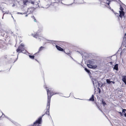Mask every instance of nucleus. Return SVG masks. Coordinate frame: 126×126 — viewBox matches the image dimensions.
<instances>
[{
	"instance_id": "nucleus-27",
	"label": "nucleus",
	"mask_w": 126,
	"mask_h": 126,
	"mask_svg": "<svg viewBox=\"0 0 126 126\" xmlns=\"http://www.w3.org/2000/svg\"><path fill=\"white\" fill-rule=\"evenodd\" d=\"M102 102L104 106L105 105H106V104L105 102L103 101V100L102 101Z\"/></svg>"
},
{
	"instance_id": "nucleus-34",
	"label": "nucleus",
	"mask_w": 126,
	"mask_h": 126,
	"mask_svg": "<svg viewBox=\"0 0 126 126\" xmlns=\"http://www.w3.org/2000/svg\"><path fill=\"white\" fill-rule=\"evenodd\" d=\"M15 6V4H13V5H12V6L13 7H14V6Z\"/></svg>"
},
{
	"instance_id": "nucleus-35",
	"label": "nucleus",
	"mask_w": 126,
	"mask_h": 126,
	"mask_svg": "<svg viewBox=\"0 0 126 126\" xmlns=\"http://www.w3.org/2000/svg\"><path fill=\"white\" fill-rule=\"evenodd\" d=\"M116 15H118L119 14L118 13H116Z\"/></svg>"
},
{
	"instance_id": "nucleus-11",
	"label": "nucleus",
	"mask_w": 126,
	"mask_h": 126,
	"mask_svg": "<svg viewBox=\"0 0 126 126\" xmlns=\"http://www.w3.org/2000/svg\"><path fill=\"white\" fill-rule=\"evenodd\" d=\"M62 0H54V3H55L57 5V4L59 3H62Z\"/></svg>"
},
{
	"instance_id": "nucleus-9",
	"label": "nucleus",
	"mask_w": 126,
	"mask_h": 126,
	"mask_svg": "<svg viewBox=\"0 0 126 126\" xmlns=\"http://www.w3.org/2000/svg\"><path fill=\"white\" fill-rule=\"evenodd\" d=\"M120 15L119 16L121 18H122L124 16L125 13L123 11H119Z\"/></svg>"
},
{
	"instance_id": "nucleus-33",
	"label": "nucleus",
	"mask_w": 126,
	"mask_h": 126,
	"mask_svg": "<svg viewBox=\"0 0 126 126\" xmlns=\"http://www.w3.org/2000/svg\"><path fill=\"white\" fill-rule=\"evenodd\" d=\"M2 5L0 4V9H1V7Z\"/></svg>"
},
{
	"instance_id": "nucleus-22",
	"label": "nucleus",
	"mask_w": 126,
	"mask_h": 126,
	"mask_svg": "<svg viewBox=\"0 0 126 126\" xmlns=\"http://www.w3.org/2000/svg\"><path fill=\"white\" fill-rule=\"evenodd\" d=\"M108 84H110L111 82V81H110V79H107L106 80Z\"/></svg>"
},
{
	"instance_id": "nucleus-25",
	"label": "nucleus",
	"mask_w": 126,
	"mask_h": 126,
	"mask_svg": "<svg viewBox=\"0 0 126 126\" xmlns=\"http://www.w3.org/2000/svg\"><path fill=\"white\" fill-rule=\"evenodd\" d=\"M84 69L88 73H90V71L88 70L87 68H85Z\"/></svg>"
},
{
	"instance_id": "nucleus-37",
	"label": "nucleus",
	"mask_w": 126,
	"mask_h": 126,
	"mask_svg": "<svg viewBox=\"0 0 126 126\" xmlns=\"http://www.w3.org/2000/svg\"><path fill=\"white\" fill-rule=\"evenodd\" d=\"M27 16V15H26V16Z\"/></svg>"
},
{
	"instance_id": "nucleus-17",
	"label": "nucleus",
	"mask_w": 126,
	"mask_h": 126,
	"mask_svg": "<svg viewBox=\"0 0 126 126\" xmlns=\"http://www.w3.org/2000/svg\"><path fill=\"white\" fill-rule=\"evenodd\" d=\"M38 54H37V55H36V56H35L34 55V56L29 55V56L30 57V58H31V59H34L35 57H36L37 55L38 56Z\"/></svg>"
},
{
	"instance_id": "nucleus-16",
	"label": "nucleus",
	"mask_w": 126,
	"mask_h": 126,
	"mask_svg": "<svg viewBox=\"0 0 126 126\" xmlns=\"http://www.w3.org/2000/svg\"><path fill=\"white\" fill-rule=\"evenodd\" d=\"M114 69L116 70H118V65L117 64H116L114 65Z\"/></svg>"
},
{
	"instance_id": "nucleus-18",
	"label": "nucleus",
	"mask_w": 126,
	"mask_h": 126,
	"mask_svg": "<svg viewBox=\"0 0 126 126\" xmlns=\"http://www.w3.org/2000/svg\"><path fill=\"white\" fill-rule=\"evenodd\" d=\"M126 111V109H123V113L124 114V116L126 117V113L125 111Z\"/></svg>"
},
{
	"instance_id": "nucleus-7",
	"label": "nucleus",
	"mask_w": 126,
	"mask_h": 126,
	"mask_svg": "<svg viewBox=\"0 0 126 126\" xmlns=\"http://www.w3.org/2000/svg\"><path fill=\"white\" fill-rule=\"evenodd\" d=\"M41 32L39 30H38L36 33L32 34V35L34 38H37L39 36V33Z\"/></svg>"
},
{
	"instance_id": "nucleus-28",
	"label": "nucleus",
	"mask_w": 126,
	"mask_h": 126,
	"mask_svg": "<svg viewBox=\"0 0 126 126\" xmlns=\"http://www.w3.org/2000/svg\"><path fill=\"white\" fill-rule=\"evenodd\" d=\"M97 89H98V93L99 94H100L101 93L100 89L99 87H98Z\"/></svg>"
},
{
	"instance_id": "nucleus-31",
	"label": "nucleus",
	"mask_w": 126,
	"mask_h": 126,
	"mask_svg": "<svg viewBox=\"0 0 126 126\" xmlns=\"http://www.w3.org/2000/svg\"><path fill=\"white\" fill-rule=\"evenodd\" d=\"M112 82L113 84H114L115 83V82L114 81H111V82Z\"/></svg>"
},
{
	"instance_id": "nucleus-4",
	"label": "nucleus",
	"mask_w": 126,
	"mask_h": 126,
	"mask_svg": "<svg viewBox=\"0 0 126 126\" xmlns=\"http://www.w3.org/2000/svg\"><path fill=\"white\" fill-rule=\"evenodd\" d=\"M25 50L24 46V45L21 44L18 47L16 51L18 53L23 51Z\"/></svg>"
},
{
	"instance_id": "nucleus-26",
	"label": "nucleus",
	"mask_w": 126,
	"mask_h": 126,
	"mask_svg": "<svg viewBox=\"0 0 126 126\" xmlns=\"http://www.w3.org/2000/svg\"><path fill=\"white\" fill-rule=\"evenodd\" d=\"M97 67V66L96 65H92V68L95 69Z\"/></svg>"
},
{
	"instance_id": "nucleus-2",
	"label": "nucleus",
	"mask_w": 126,
	"mask_h": 126,
	"mask_svg": "<svg viewBox=\"0 0 126 126\" xmlns=\"http://www.w3.org/2000/svg\"><path fill=\"white\" fill-rule=\"evenodd\" d=\"M47 102L48 104H49L50 103L51 98L52 96L54 94H58L59 93L54 92L51 88L47 89Z\"/></svg>"
},
{
	"instance_id": "nucleus-8",
	"label": "nucleus",
	"mask_w": 126,
	"mask_h": 126,
	"mask_svg": "<svg viewBox=\"0 0 126 126\" xmlns=\"http://www.w3.org/2000/svg\"><path fill=\"white\" fill-rule=\"evenodd\" d=\"M44 48V47H43L42 46H41L39 48V49L38 51L36 53H35V54H34V55L36 56V55H37V54H38V55L39 56V52L41 51Z\"/></svg>"
},
{
	"instance_id": "nucleus-6",
	"label": "nucleus",
	"mask_w": 126,
	"mask_h": 126,
	"mask_svg": "<svg viewBox=\"0 0 126 126\" xmlns=\"http://www.w3.org/2000/svg\"><path fill=\"white\" fill-rule=\"evenodd\" d=\"M56 48L59 51H60L62 52H63L64 53H65V51L61 47H60L57 45H56Z\"/></svg>"
},
{
	"instance_id": "nucleus-36",
	"label": "nucleus",
	"mask_w": 126,
	"mask_h": 126,
	"mask_svg": "<svg viewBox=\"0 0 126 126\" xmlns=\"http://www.w3.org/2000/svg\"><path fill=\"white\" fill-rule=\"evenodd\" d=\"M35 60L36 61H37V62H38V63L39 62H38V61H37V60H36V59H35Z\"/></svg>"
},
{
	"instance_id": "nucleus-30",
	"label": "nucleus",
	"mask_w": 126,
	"mask_h": 126,
	"mask_svg": "<svg viewBox=\"0 0 126 126\" xmlns=\"http://www.w3.org/2000/svg\"><path fill=\"white\" fill-rule=\"evenodd\" d=\"M118 113L120 114V115L121 116H123V115L122 114V112H119Z\"/></svg>"
},
{
	"instance_id": "nucleus-15",
	"label": "nucleus",
	"mask_w": 126,
	"mask_h": 126,
	"mask_svg": "<svg viewBox=\"0 0 126 126\" xmlns=\"http://www.w3.org/2000/svg\"><path fill=\"white\" fill-rule=\"evenodd\" d=\"M89 101H94V95H92L91 97L90 98L89 100Z\"/></svg>"
},
{
	"instance_id": "nucleus-20",
	"label": "nucleus",
	"mask_w": 126,
	"mask_h": 126,
	"mask_svg": "<svg viewBox=\"0 0 126 126\" xmlns=\"http://www.w3.org/2000/svg\"><path fill=\"white\" fill-rule=\"evenodd\" d=\"M28 2H29L30 3H31V4H33L35 3V2L34 1H33L32 0H30Z\"/></svg>"
},
{
	"instance_id": "nucleus-1",
	"label": "nucleus",
	"mask_w": 126,
	"mask_h": 126,
	"mask_svg": "<svg viewBox=\"0 0 126 126\" xmlns=\"http://www.w3.org/2000/svg\"><path fill=\"white\" fill-rule=\"evenodd\" d=\"M50 103L49 104H48V102L47 103V111L42 116L40 117L34 123L33 125H31L30 126H40L39 125L41 124L42 122V117L45 114H47L48 115H49V109L50 108Z\"/></svg>"
},
{
	"instance_id": "nucleus-5",
	"label": "nucleus",
	"mask_w": 126,
	"mask_h": 126,
	"mask_svg": "<svg viewBox=\"0 0 126 126\" xmlns=\"http://www.w3.org/2000/svg\"><path fill=\"white\" fill-rule=\"evenodd\" d=\"M1 9H0L2 11V12L4 13V14L8 13V11L7 9L4 7L2 5L1 6Z\"/></svg>"
},
{
	"instance_id": "nucleus-14",
	"label": "nucleus",
	"mask_w": 126,
	"mask_h": 126,
	"mask_svg": "<svg viewBox=\"0 0 126 126\" xmlns=\"http://www.w3.org/2000/svg\"><path fill=\"white\" fill-rule=\"evenodd\" d=\"M87 63H89V64H93L94 63V61L91 60H89L87 61Z\"/></svg>"
},
{
	"instance_id": "nucleus-12",
	"label": "nucleus",
	"mask_w": 126,
	"mask_h": 126,
	"mask_svg": "<svg viewBox=\"0 0 126 126\" xmlns=\"http://www.w3.org/2000/svg\"><path fill=\"white\" fill-rule=\"evenodd\" d=\"M34 11L33 9L32 8H29L28 9V12H30V13H32Z\"/></svg>"
},
{
	"instance_id": "nucleus-21",
	"label": "nucleus",
	"mask_w": 126,
	"mask_h": 126,
	"mask_svg": "<svg viewBox=\"0 0 126 126\" xmlns=\"http://www.w3.org/2000/svg\"><path fill=\"white\" fill-rule=\"evenodd\" d=\"M87 66H88V67L89 68H92V65H91L90 64H87Z\"/></svg>"
},
{
	"instance_id": "nucleus-19",
	"label": "nucleus",
	"mask_w": 126,
	"mask_h": 126,
	"mask_svg": "<svg viewBox=\"0 0 126 126\" xmlns=\"http://www.w3.org/2000/svg\"><path fill=\"white\" fill-rule=\"evenodd\" d=\"M28 2H29L30 3H31V4H33L35 3V2L34 1H33L32 0H30Z\"/></svg>"
},
{
	"instance_id": "nucleus-24",
	"label": "nucleus",
	"mask_w": 126,
	"mask_h": 126,
	"mask_svg": "<svg viewBox=\"0 0 126 126\" xmlns=\"http://www.w3.org/2000/svg\"><path fill=\"white\" fill-rule=\"evenodd\" d=\"M65 54H67L69 56H70L71 55V51H69V53H66L65 52Z\"/></svg>"
},
{
	"instance_id": "nucleus-32",
	"label": "nucleus",
	"mask_w": 126,
	"mask_h": 126,
	"mask_svg": "<svg viewBox=\"0 0 126 126\" xmlns=\"http://www.w3.org/2000/svg\"><path fill=\"white\" fill-rule=\"evenodd\" d=\"M20 13V14H25V13Z\"/></svg>"
},
{
	"instance_id": "nucleus-23",
	"label": "nucleus",
	"mask_w": 126,
	"mask_h": 126,
	"mask_svg": "<svg viewBox=\"0 0 126 126\" xmlns=\"http://www.w3.org/2000/svg\"><path fill=\"white\" fill-rule=\"evenodd\" d=\"M120 9L121 11H123L124 10V9L121 5H120Z\"/></svg>"
},
{
	"instance_id": "nucleus-10",
	"label": "nucleus",
	"mask_w": 126,
	"mask_h": 126,
	"mask_svg": "<svg viewBox=\"0 0 126 126\" xmlns=\"http://www.w3.org/2000/svg\"><path fill=\"white\" fill-rule=\"evenodd\" d=\"M122 80L124 82L125 84L126 85V75L123 76H122Z\"/></svg>"
},
{
	"instance_id": "nucleus-13",
	"label": "nucleus",
	"mask_w": 126,
	"mask_h": 126,
	"mask_svg": "<svg viewBox=\"0 0 126 126\" xmlns=\"http://www.w3.org/2000/svg\"><path fill=\"white\" fill-rule=\"evenodd\" d=\"M95 82L96 83H95L94 81H93V84L94 86H95L96 87H97V85H99V83L98 82L96 81Z\"/></svg>"
},
{
	"instance_id": "nucleus-3",
	"label": "nucleus",
	"mask_w": 126,
	"mask_h": 126,
	"mask_svg": "<svg viewBox=\"0 0 126 126\" xmlns=\"http://www.w3.org/2000/svg\"><path fill=\"white\" fill-rule=\"evenodd\" d=\"M54 0H48L46 4V7L47 8L49 7L55 6L56 5L54 3Z\"/></svg>"
},
{
	"instance_id": "nucleus-29",
	"label": "nucleus",
	"mask_w": 126,
	"mask_h": 126,
	"mask_svg": "<svg viewBox=\"0 0 126 126\" xmlns=\"http://www.w3.org/2000/svg\"><path fill=\"white\" fill-rule=\"evenodd\" d=\"M32 18H33V19H34V21L36 22V21L35 17L34 16H33Z\"/></svg>"
}]
</instances>
